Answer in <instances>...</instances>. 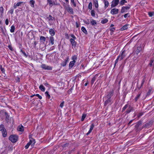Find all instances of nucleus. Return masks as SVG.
<instances>
[{
	"instance_id": "1",
	"label": "nucleus",
	"mask_w": 154,
	"mask_h": 154,
	"mask_svg": "<svg viewBox=\"0 0 154 154\" xmlns=\"http://www.w3.org/2000/svg\"><path fill=\"white\" fill-rule=\"evenodd\" d=\"M18 136L17 135L12 134L9 137V139L13 143H15L18 140Z\"/></svg>"
},
{
	"instance_id": "2",
	"label": "nucleus",
	"mask_w": 154,
	"mask_h": 154,
	"mask_svg": "<svg viewBox=\"0 0 154 154\" xmlns=\"http://www.w3.org/2000/svg\"><path fill=\"white\" fill-rule=\"evenodd\" d=\"M119 0H113L112 2L111 6L112 8H113L118 5Z\"/></svg>"
},
{
	"instance_id": "3",
	"label": "nucleus",
	"mask_w": 154,
	"mask_h": 154,
	"mask_svg": "<svg viewBox=\"0 0 154 154\" xmlns=\"http://www.w3.org/2000/svg\"><path fill=\"white\" fill-rule=\"evenodd\" d=\"M125 51L124 50L118 56H119L120 60H122L125 57Z\"/></svg>"
},
{
	"instance_id": "4",
	"label": "nucleus",
	"mask_w": 154,
	"mask_h": 154,
	"mask_svg": "<svg viewBox=\"0 0 154 154\" xmlns=\"http://www.w3.org/2000/svg\"><path fill=\"white\" fill-rule=\"evenodd\" d=\"M69 59V57L68 56L66 58L64 61L62 62V63H61V65L63 66H65L67 63L68 62Z\"/></svg>"
},
{
	"instance_id": "5",
	"label": "nucleus",
	"mask_w": 154,
	"mask_h": 154,
	"mask_svg": "<svg viewBox=\"0 0 154 154\" xmlns=\"http://www.w3.org/2000/svg\"><path fill=\"white\" fill-rule=\"evenodd\" d=\"M130 8V6H123L122 7L121 10V12L122 13H123L126 11L127 10L129 9Z\"/></svg>"
},
{
	"instance_id": "6",
	"label": "nucleus",
	"mask_w": 154,
	"mask_h": 154,
	"mask_svg": "<svg viewBox=\"0 0 154 154\" xmlns=\"http://www.w3.org/2000/svg\"><path fill=\"white\" fill-rule=\"evenodd\" d=\"M119 11L118 9L116 8H113L111 10L110 13L114 15L118 14Z\"/></svg>"
},
{
	"instance_id": "7",
	"label": "nucleus",
	"mask_w": 154,
	"mask_h": 154,
	"mask_svg": "<svg viewBox=\"0 0 154 154\" xmlns=\"http://www.w3.org/2000/svg\"><path fill=\"white\" fill-rule=\"evenodd\" d=\"M42 68L44 69L51 70L52 69V67L51 66L46 65L45 64H43L41 66Z\"/></svg>"
},
{
	"instance_id": "8",
	"label": "nucleus",
	"mask_w": 154,
	"mask_h": 154,
	"mask_svg": "<svg viewBox=\"0 0 154 154\" xmlns=\"http://www.w3.org/2000/svg\"><path fill=\"white\" fill-rule=\"evenodd\" d=\"M113 95V91H112L109 92V93L105 96V98L111 99V97Z\"/></svg>"
},
{
	"instance_id": "9",
	"label": "nucleus",
	"mask_w": 154,
	"mask_h": 154,
	"mask_svg": "<svg viewBox=\"0 0 154 154\" xmlns=\"http://www.w3.org/2000/svg\"><path fill=\"white\" fill-rule=\"evenodd\" d=\"M142 48L141 45H140L137 48V50L135 52V53L136 54H138L139 53L142 51Z\"/></svg>"
},
{
	"instance_id": "10",
	"label": "nucleus",
	"mask_w": 154,
	"mask_h": 154,
	"mask_svg": "<svg viewBox=\"0 0 154 154\" xmlns=\"http://www.w3.org/2000/svg\"><path fill=\"white\" fill-rule=\"evenodd\" d=\"M66 9L68 12L70 13L71 14H73L74 12L72 8L69 7H68L66 8Z\"/></svg>"
},
{
	"instance_id": "11",
	"label": "nucleus",
	"mask_w": 154,
	"mask_h": 154,
	"mask_svg": "<svg viewBox=\"0 0 154 154\" xmlns=\"http://www.w3.org/2000/svg\"><path fill=\"white\" fill-rule=\"evenodd\" d=\"M94 127V125L93 124H92L91 125L90 128V129L88 131V132L86 134V135H89L92 131V130H93V128Z\"/></svg>"
},
{
	"instance_id": "12",
	"label": "nucleus",
	"mask_w": 154,
	"mask_h": 154,
	"mask_svg": "<svg viewBox=\"0 0 154 154\" xmlns=\"http://www.w3.org/2000/svg\"><path fill=\"white\" fill-rule=\"evenodd\" d=\"M134 110V108L133 107L129 106L128 108V109L126 111V112L127 113H128L131 111H133Z\"/></svg>"
},
{
	"instance_id": "13",
	"label": "nucleus",
	"mask_w": 154,
	"mask_h": 154,
	"mask_svg": "<svg viewBox=\"0 0 154 154\" xmlns=\"http://www.w3.org/2000/svg\"><path fill=\"white\" fill-rule=\"evenodd\" d=\"M75 40L73 38H71L70 39V41L71 43L72 46L75 47L76 45V42L75 41Z\"/></svg>"
},
{
	"instance_id": "14",
	"label": "nucleus",
	"mask_w": 154,
	"mask_h": 154,
	"mask_svg": "<svg viewBox=\"0 0 154 154\" xmlns=\"http://www.w3.org/2000/svg\"><path fill=\"white\" fill-rule=\"evenodd\" d=\"M17 129L19 131L23 132L24 131V127L22 125L19 126Z\"/></svg>"
},
{
	"instance_id": "15",
	"label": "nucleus",
	"mask_w": 154,
	"mask_h": 154,
	"mask_svg": "<svg viewBox=\"0 0 154 154\" xmlns=\"http://www.w3.org/2000/svg\"><path fill=\"white\" fill-rule=\"evenodd\" d=\"M2 133L3 137H5L7 136V133L5 128L2 131Z\"/></svg>"
},
{
	"instance_id": "16",
	"label": "nucleus",
	"mask_w": 154,
	"mask_h": 154,
	"mask_svg": "<svg viewBox=\"0 0 154 154\" xmlns=\"http://www.w3.org/2000/svg\"><path fill=\"white\" fill-rule=\"evenodd\" d=\"M111 99H108L106 100L105 101L104 103V106H106L108 104L110 103L111 102Z\"/></svg>"
},
{
	"instance_id": "17",
	"label": "nucleus",
	"mask_w": 154,
	"mask_h": 154,
	"mask_svg": "<svg viewBox=\"0 0 154 154\" xmlns=\"http://www.w3.org/2000/svg\"><path fill=\"white\" fill-rule=\"evenodd\" d=\"M75 63V61H72L70 62L69 64V68H72L74 65Z\"/></svg>"
},
{
	"instance_id": "18",
	"label": "nucleus",
	"mask_w": 154,
	"mask_h": 154,
	"mask_svg": "<svg viewBox=\"0 0 154 154\" xmlns=\"http://www.w3.org/2000/svg\"><path fill=\"white\" fill-rule=\"evenodd\" d=\"M49 32L51 35L52 36H54L55 34V32L54 29H51L49 30Z\"/></svg>"
},
{
	"instance_id": "19",
	"label": "nucleus",
	"mask_w": 154,
	"mask_h": 154,
	"mask_svg": "<svg viewBox=\"0 0 154 154\" xmlns=\"http://www.w3.org/2000/svg\"><path fill=\"white\" fill-rule=\"evenodd\" d=\"M142 124V122L141 121H139L137 122L136 125L135 126V128L137 129L140 125H141Z\"/></svg>"
},
{
	"instance_id": "20",
	"label": "nucleus",
	"mask_w": 154,
	"mask_h": 154,
	"mask_svg": "<svg viewBox=\"0 0 154 154\" xmlns=\"http://www.w3.org/2000/svg\"><path fill=\"white\" fill-rule=\"evenodd\" d=\"M93 4L94 5L95 7L96 8H98V1L97 0H93Z\"/></svg>"
},
{
	"instance_id": "21",
	"label": "nucleus",
	"mask_w": 154,
	"mask_h": 154,
	"mask_svg": "<svg viewBox=\"0 0 154 154\" xmlns=\"http://www.w3.org/2000/svg\"><path fill=\"white\" fill-rule=\"evenodd\" d=\"M29 138L30 139V141L28 143H30L31 144H32L33 143V145H34L35 143V140L32 138H31L30 137H29Z\"/></svg>"
},
{
	"instance_id": "22",
	"label": "nucleus",
	"mask_w": 154,
	"mask_h": 154,
	"mask_svg": "<svg viewBox=\"0 0 154 154\" xmlns=\"http://www.w3.org/2000/svg\"><path fill=\"white\" fill-rule=\"evenodd\" d=\"M103 2L104 3L105 6L104 8H106L109 5V3L108 1L106 0H103Z\"/></svg>"
},
{
	"instance_id": "23",
	"label": "nucleus",
	"mask_w": 154,
	"mask_h": 154,
	"mask_svg": "<svg viewBox=\"0 0 154 154\" xmlns=\"http://www.w3.org/2000/svg\"><path fill=\"white\" fill-rule=\"evenodd\" d=\"M149 65L150 66H154V59L153 58L151 59Z\"/></svg>"
},
{
	"instance_id": "24",
	"label": "nucleus",
	"mask_w": 154,
	"mask_h": 154,
	"mask_svg": "<svg viewBox=\"0 0 154 154\" xmlns=\"http://www.w3.org/2000/svg\"><path fill=\"white\" fill-rule=\"evenodd\" d=\"M151 124V122H149V123H147L143 125L142 127V128H148L150 125Z\"/></svg>"
},
{
	"instance_id": "25",
	"label": "nucleus",
	"mask_w": 154,
	"mask_h": 154,
	"mask_svg": "<svg viewBox=\"0 0 154 154\" xmlns=\"http://www.w3.org/2000/svg\"><path fill=\"white\" fill-rule=\"evenodd\" d=\"M49 42L52 45H53L54 44V39L52 36L50 37Z\"/></svg>"
},
{
	"instance_id": "26",
	"label": "nucleus",
	"mask_w": 154,
	"mask_h": 154,
	"mask_svg": "<svg viewBox=\"0 0 154 154\" xmlns=\"http://www.w3.org/2000/svg\"><path fill=\"white\" fill-rule=\"evenodd\" d=\"M128 25H125L122 28H121V29L122 30H124L127 29L128 27Z\"/></svg>"
},
{
	"instance_id": "27",
	"label": "nucleus",
	"mask_w": 154,
	"mask_h": 154,
	"mask_svg": "<svg viewBox=\"0 0 154 154\" xmlns=\"http://www.w3.org/2000/svg\"><path fill=\"white\" fill-rule=\"evenodd\" d=\"M82 31L86 34H88V32L86 29L83 26L81 28Z\"/></svg>"
},
{
	"instance_id": "28",
	"label": "nucleus",
	"mask_w": 154,
	"mask_h": 154,
	"mask_svg": "<svg viewBox=\"0 0 154 154\" xmlns=\"http://www.w3.org/2000/svg\"><path fill=\"white\" fill-rule=\"evenodd\" d=\"M141 95V93L139 94H138L137 96L135 98L134 100L135 102H137V100L139 99L140 96Z\"/></svg>"
},
{
	"instance_id": "29",
	"label": "nucleus",
	"mask_w": 154,
	"mask_h": 154,
	"mask_svg": "<svg viewBox=\"0 0 154 154\" xmlns=\"http://www.w3.org/2000/svg\"><path fill=\"white\" fill-rule=\"evenodd\" d=\"M45 40L46 38L45 37L43 36H41L40 38V41L41 42L44 43V42L45 41Z\"/></svg>"
},
{
	"instance_id": "30",
	"label": "nucleus",
	"mask_w": 154,
	"mask_h": 154,
	"mask_svg": "<svg viewBox=\"0 0 154 154\" xmlns=\"http://www.w3.org/2000/svg\"><path fill=\"white\" fill-rule=\"evenodd\" d=\"M108 22V20L106 18L104 19L101 21V23L102 24H104Z\"/></svg>"
},
{
	"instance_id": "31",
	"label": "nucleus",
	"mask_w": 154,
	"mask_h": 154,
	"mask_svg": "<svg viewBox=\"0 0 154 154\" xmlns=\"http://www.w3.org/2000/svg\"><path fill=\"white\" fill-rule=\"evenodd\" d=\"M91 23L92 25L94 26L97 24V22L95 20H93L91 21Z\"/></svg>"
},
{
	"instance_id": "32",
	"label": "nucleus",
	"mask_w": 154,
	"mask_h": 154,
	"mask_svg": "<svg viewBox=\"0 0 154 154\" xmlns=\"http://www.w3.org/2000/svg\"><path fill=\"white\" fill-rule=\"evenodd\" d=\"M39 88H40V89L43 91H45V87L42 85H41L39 86Z\"/></svg>"
},
{
	"instance_id": "33",
	"label": "nucleus",
	"mask_w": 154,
	"mask_h": 154,
	"mask_svg": "<svg viewBox=\"0 0 154 154\" xmlns=\"http://www.w3.org/2000/svg\"><path fill=\"white\" fill-rule=\"evenodd\" d=\"M15 29V26L13 25L11 27L10 32H14V31Z\"/></svg>"
},
{
	"instance_id": "34",
	"label": "nucleus",
	"mask_w": 154,
	"mask_h": 154,
	"mask_svg": "<svg viewBox=\"0 0 154 154\" xmlns=\"http://www.w3.org/2000/svg\"><path fill=\"white\" fill-rule=\"evenodd\" d=\"M127 2L126 0H122L120 2V4L121 5H123L125 3Z\"/></svg>"
},
{
	"instance_id": "35",
	"label": "nucleus",
	"mask_w": 154,
	"mask_h": 154,
	"mask_svg": "<svg viewBox=\"0 0 154 154\" xmlns=\"http://www.w3.org/2000/svg\"><path fill=\"white\" fill-rule=\"evenodd\" d=\"M96 77L95 76H94L93 78H92V79L91 81V83L92 85L93 84L94 81L96 80Z\"/></svg>"
},
{
	"instance_id": "36",
	"label": "nucleus",
	"mask_w": 154,
	"mask_h": 154,
	"mask_svg": "<svg viewBox=\"0 0 154 154\" xmlns=\"http://www.w3.org/2000/svg\"><path fill=\"white\" fill-rule=\"evenodd\" d=\"M4 113L6 117V119L8 120L9 119V116L8 115V113L6 112H5Z\"/></svg>"
},
{
	"instance_id": "37",
	"label": "nucleus",
	"mask_w": 154,
	"mask_h": 154,
	"mask_svg": "<svg viewBox=\"0 0 154 154\" xmlns=\"http://www.w3.org/2000/svg\"><path fill=\"white\" fill-rule=\"evenodd\" d=\"M47 18L49 20H53L54 19V17H52L50 15L48 17H47Z\"/></svg>"
},
{
	"instance_id": "38",
	"label": "nucleus",
	"mask_w": 154,
	"mask_h": 154,
	"mask_svg": "<svg viewBox=\"0 0 154 154\" xmlns=\"http://www.w3.org/2000/svg\"><path fill=\"white\" fill-rule=\"evenodd\" d=\"M45 96H46V97H48V99H50V96L49 95V94L48 91H46L45 92Z\"/></svg>"
},
{
	"instance_id": "39",
	"label": "nucleus",
	"mask_w": 154,
	"mask_h": 154,
	"mask_svg": "<svg viewBox=\"0 0 154 154\" xmlns=\"http://www.w3.org/2000/svg\"><path fill=\"white\" fill-rule=\"evenodd\" d=\"M20 52L24 55L25 57H27L28 56L27 55L25 52L24 51H23V50L21 49Z\"/></svg>"
},
{
	"instance_id": "40",
	"label": "nucleus",
	"mask_w": 154,
	"mask_h": 154,
	"mask_svg": "<svg viewBox=\"0 0 154 154\" xmlns=\"http://www.w3.org/2000/svg\"><path fill=\"white\" fill-rule=\"evenodd\" d=\"M5 128L3 125L2 124L0 125V131H3L4 129Z\"/></svg>"
},
{
	"instance_id": "41",
	"label": "nucleus",
	"mask_w": 154,
	"mask_h": 154,
	"mask_svg": "<svg viewBox=\"0 0 154 154\" xmlns=\"http://www.w3.org/2000/svg\"><path fill=\"white\" fill-rule=\"evenodd\" d=\"M0 69L3 73H5V70L4 68L2 67V66L1 65H0Z\"/></svg>"
},
{
	"instance_id": "42",
	"label": "nucleus",
	"mask_w": 154,
	"mask_h": 154,
	"mask_svg": "<svg viewBox=\"0 0 154 154\" xmlns=\"http://www.w3.org/2000/svg\"><path fill=\"white\" fill-rule=\"evenodd\" d=\"M14 11V9H13V8H11L10 10L8 11V13L12 14L13 13Z\"/></svg>"
},
{
	"instance_id": "43",
	"label": "nucleus",
	"mask_w": 154,
	"mask_h": 154,
	"mask_svg": "<svg viewBox=\"0 0 154 154\" xmlns=\"http://www.w3.org/2000/svg\"><path fill=\"white\" fill-rule=\"evenodd\" d=\"M145 80H146L145 78V77H144L142 80V83L141 84V87H140L138 88L139 89H140L141 87H142L143 85Z\"/></svg>"
},
{
	"instance_id": "44",
	"label": "nucleus",
	"mask_w": 154,
	"mask_h": 154,
	"mask_svg": "<svg viewBox=\"0 0 154 154\" xmlns=\"http://www.w3.org/2000/svg\"><path fill=\"white\" fill-rule=\"evenodd\" d=\"M77 59V57L76 55H74L72 57V59L73 61H75V60Z\"/></svg>"
},
{
	"instance_id": "45",
	"label": "nucleus",
	"mask_w": 154,
	"mask_h": 154,
	"mask_svg": "<svg viewBox=\"0 0 154 154\" xmlns=\"http://www.w3.org/2000/svg\"><path fill=\"white\" fill-rule=\"evenodd\" d=\"M4 8L2 7H0V12L1 13V15H2L3 13Z\"/></svg>"
},
{
	"instance_id": "46",
	"label": "nucleus",
	"mask_w": 154,
	"mask_h": 154,
	"mask_svg": "<svg viewBox=\"0 0 154 154\" xmlns=\"http://www.w3.org/2000/svg\"><path fill=\"white\" fill-rule=\"evenodd\" d=\"M91 15L93 17H94L95 16V12L94 10H92L91 11Z\"/></svg>"
},
{
	"instance_id": "47",
	"label": "nucleus",
	"mask_w": 154,
	"mask_h": 154,
	"mask_svg": "<svg viewBox=\"0 0 154 154\" xmlns=\"http://www.w3.org/2000/svg\"><path fill=\"white\" fill-rule=\"evenodd\" d=\"M88 8L89 9L91 10L92 9V4L91 2H90L89 3L88 6Z\"/></svg>"
},
{
	"instance_id": "48",
	"label": "nucleus",
	"mask_w": 154,
	"mask_h": 154,
	"mask_svg": "<svg viewBox=\"0 0 154 154\" xmlns=\"http://www.w3.org/2000/svg\"><path fill=\"white\" fill-rule=\"evenodd\" d=\"M86 116V114H83L81 119V121H84L85 118Z\"/></svg>"
},
{
	"instance_id": "49",
	"label": "nucleus",
	"mask_w": 154,
	"mask_h": 154,
	"mask_svg": "<svg viewBox=\"0 0 154 154\" xmlns=\"http://www.w3.org/2000/svg\"><path fill=\"white\" fill-rule=\"evenodd\" d=\"M29 3L30 4H31V6L32 7H33L34 6V5L35 3V2L34 0H32L30 1Z\"/></svg>"
},
{
	"instance_id": "50",
	"label": "nucleus",
	"mask_w": 154,
	"mask_h": 154,
	"mask_svg": "<svg viewBox=\"0 0 154 154\" xmlns=\"http://www.w3.org/2000/svg\"><path fill=\"white\" fill-rule=\"evenodd\" d=\"M48 3L50 5H51V6L53 5V2L51 0H47Z\"/></svg>"
},
{
	"instance_id": "51",
	"label": "nucleus",
	"mask_w": 154,
	"mask_h": 154,
	"mask_svg": "<svg viewBox=\"0 0 154 154\" xmlns=\"http://www.w3.org/2000/svg\"><path fill=\"white\" fill-rule=\"evenodd\" d=\"M151 91H152L151 89H149L148 91V92L147 93L146 96H149L150 94V93L151 92Z\"/></svg>"
},
{
	"instance_id": "52",
	"label": "nucleus",
	"mask_w": 154,
	"mask_h": 154,
	"mask_svg": "<svg viewBox=\"0 0 154 154\" xmlns=\"http://www.w3.org/2000/svg\"><path fill=\"white\" fill-rule=\"evenodd\" d=\"M31 145L30 143H28L25 146V148L26 149H27L28 148L29 146Z\"/></svg>"
},
{
	"instance_id": "53",
	"label": "nucleus",
	"mask_w": 154,
	"mask_h": 154,
	"mask_svg": "<svg viewBox=\"0 0 154 154\" xmlns=\"http://www.w3.org/2000/svg\"><path fill=\"white\" fill-rule=\"evenodd\" d=\"M71 3L73 4L74 7H75L76 6V3L75 2L74 0H70Z\"/></svg>"
},
{
	"instance_id": "54",
	"label": "nucleus",
	"mask_w": 154,
	"mask_h": 154,
	"mask_svg": "<svg viewBox=\"0 0 154 154\" xmlns=\"http://www.w3.org/2000/svg\"><path fill=\"white\" fill-rule=\"evenodd\" d=\"M119 60H120L119 56H118L116 60L115 63V66L116 64L117 63Z\"/></svg>"
},
{
	"instance_id": "55",
	"label": "nucleus",
	"mask_w": 154,
	"mask_h": 154,
	"mask_svg": "<svg viewBox=\"0 0 154 154\" xmlns=\"http://www.w3.org/2000/svg\"><path fill=\"white\" fill-rule=\"evenodd\" d=\"M128 107V105H126L122 108V111L125 110Z\"/></svg>"
},
{
	"instance_id": "56",
	"label": "nucleus",
	"mask_w": 154,
	"mask_h": 154,
	"mask_svg": "<svg viewBox=\"0 0 154 154\" xmlns=\"http://www.w3.org/2000/svg\"><path fill=\"white\" fill-rule=\"evenodd\" d=\"M154 14V13L153 12H149V17H152Z\"/></svg>"
},
{
	"instance_id": "57",
	"label": "nucleus",
	"mask_w": 154,
	"mask_h": 154,
	"mask_svg": "<svg viewBox=\"0 0 154 154\" xmlns=\"http://www.w3.org/2000/svg\"><path fill=\"white\" fill-rule=\"evenodd\" d=\"M83 21L85 23L87 24L88 25L89 24V20H88V21L84 20Z\"/></svg>"
},
{
	"instance_id": "58",
	"label": "nucleus",
	"mask_w": 154,
	"mask_h": 154,
	"mask_svg": "<svg viewBox=\"0 0 154 154\" xmlns=\"http://www.w3.org/2000/svg\"><path fill=\"white\" fill-rule=\"evenodd\" d=\"M23 3L22 2H19L18 3H17L16 5V6H17V7L20 6V5Z\"/></svg>"
},
{
	"instance_id": "59",
	"label": "nucleus",
	"mask_w": 154,
	"mask_h": 154,
	"mask_svg": "<svg viewBox=\"0 0 154 154\" xmlns=\"http://www.w3.org/2000/svg\"><path fill=\"white\" fill-rule=\"evenodd\" d=\"M143 114V112H141L139 113L137 115V116L139 118L140 116H141Z\"/></svg>"
},
{
	"instance_id": "60",
	"label": "nucleus",
	"mask_w": 154,
	"mask_h": 154,
	"mask_svg": "<svg viewBox=\"0 0 154 154\" xmlns=\"http://www.w3.org/2000/svg\"><path fill=\"white\" fill-rule=\"evenodd\" d=\"M64 101H63L60 104V106L61 107V108H62L63 105H64Z\"/></svg>"
},
{
	"instance_id": "61",
	"label": "nucleus",
	"mask_w": 154,
	"mask_h": 154,
	"mask_svg": "<svg viewBox=\"0 0 154 154\" xmlns=\"http://www.w3.org/2000/svg\"><path fill=\"white\" fill-rule=\"evenodd\" d=\"M8 47L10 49V50H11V51H13V49L12 48V47L11 45H9L8 46Z\"/></svg>"
},
{
	"instance_id": "62",
	"label": "nucleus",
	"mask_w": 154,
	"mask_h": 154,
	"mask_svg": "<svg viewBox=\"0 0 154 154\" xmlns=\"http://www.w3.org/2000/svg\"><path fill=\"white\" fill-rule=\"evenodd\" d=\"M5 24L6 25H8V23H9V22H8V19L7 18L5 20Z\"/></svg>"
},
{
	"instance_id": "63",
	"label": "nucleus",
	"mask_w": 154,
	"mask_h": 154,
	"mask_svg": "<svg viewBox=\"0 0 154 154\" xmlns=\"http://www.w3.org/2000/svg\"><path fill=\"white\" fill-rule=\"evenodd\" d=\"M71 36L72 38L73 39H75L76 38V37L73 34H71Z\"/></svg>"
},
{
	"instance_id": "64",
	"label": "nucleus",
	"mask_w": 154,
	"mask_h": 154,
	"mask_svg": "<svg viewBox=\"0 0 154 154\" xmlns=\"http://www.w3.org/2000/svg\"><path fill=\"white\" fill-rule=\"evenodd\" d=\"M36 96L38 97V94H34L33 95H31L30 96L31 97H32L33 96Z\"/></svg>"
}]
</instances>
